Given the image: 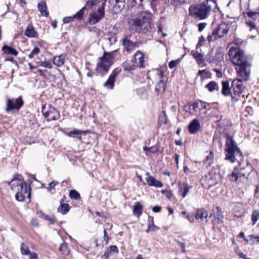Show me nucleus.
<instances>
[{
  "label": "nucleus",
  "mask_w": 259,
  "mask_h": 259,
  "mask_svg": "<svg viewBox=\"0 0 259 259\" xmlns=\"http://www.w3.org/2000/svg\"><path fill=\"white\" fill-rule=\"evenodd\" d=\"M201 183L202 186L206 188H209L216 184L215 180L212 178V176L210 174L202 177Z\"/></svg>",
  "instance_id": "obj_16"
},
{
  "label": "nucleus",
  "mask_w": 259,
  "mask_h": 259,
  "mask_svg": "<svg viewBox=\"0 0 259 259\" xmlns=\"http://www.w3.org/2000/svg\"><path fill=\"white\" fill-rule=\"evenodd\" d=\"M125 6V0H121L119 2H117L116 4H114L113 9L116 13L119 12L122 10Z\"/></svg>",
  "instance_id": "obj_36"
},
{
  "label": "nucleus",
  "mask_w": 259,
  "mask_h": 259,
  "mask_svg": "<svg viewBox=\"0 0 259 259\" xmlns=\"http://www.w3.org/2000/svg\"><path fill=\"white\" fill-rule=\"evenodd\" d=\"M192 188V187L189 185L187 183H179V191L183 198H185L187 195L189 190Z\"/></svg>",
  "instance_id": "obj_19"
},
{
  "label": "nucleus",
  "mask_w": 259,
  "mask_h": 259,
  "mask_svg": "<svg viewBox=\"0 0 259 259\" xmlns=\"http://www.w3.org/2000/svg\"><path fill=\"white\" fill-rule=\"evenodd\" d=\"M242 205L241 203H237L235 204L233 213L234 215L237 218H241L243 213L242 212Z\"/></svg>",
  "instance_id": "obj_29"
},
{
  "label": "nucleus",
  "mask_w": 259,
  "mask_h": 259,
  "mask_svg": "<svg viewBox=\"0 0 259 259\" xmlns=\"http://www.w3.org/2000/svg\"><path fill=\"white\" fill-rule=\"evenodd\" d=\"M40 66L48 68L49 69H51L53 67L52 64L50 61L49 60H46L42 62H41L40 64L39 65Z\"/></svg>",
  "instance_id": "obj_48"
},
{
  "label": "nucleus",
  "mask_w": 259,
  "mask_h": 259,
  "mask_svg": "<svg viewBox=\"0 0 259 259\" xmlns=\"http://www.w3.org/2000/svg\"><path fill=\"white\" fill-rule=\"evenodd\" d=\"M29 255V259H37V254L35 252H30L28 254Z\"/></svg>",
  "instance_id": "obj_62"
},
{
  "label": "nucleus",
  "mask_w": 259,
  "mask_h": 259,
  "mask_svg": "<svg viewBox=\"0 0 259 259\" xmlns=\"http://www.w3.org/2000/svg\"><path fill=\"white\" fill-rule=\"evenodd\" d=\"M144 55L140 52L138 51L134 55L132 61L134 66L139 67H144Z\"/></svg>",
  "instance_id": "obj_14"
},
{
  "label": "nucleus",
  "mask_w": 259,
  "mask_h": 259,
  "mask_svg": "<svg viewBox=\"0 0 259 259\" xmlns=\"http://www.w3.org/2000/svg\"><path fill=\"white\" fill-rule=\"evenodd\" d=\"M88 133V131H81L79 130H74L72 131H71L68 133V136L70 137L77 138L79 140L81 139V137L80 136L81 134H85Z\"/></svg>",
  "instance_id": "obj_26"
},
{
  "label": "nucleus",
  "mask_w": 259,
  "mask_h": 259,
  "mask_svg": "<svg viewBox=\"0 0 259 259\" xmlns=\"http://www.w3.org/2000/svg\"><path fill=\"white\" fill-rule=\"evenodd\" d=\"M244 81L248 80L250 79L251 63L250 61H248L244 57Z\"/></svg>",
  "instance_id": "obj_18"
},
{
  "label": "nucleus",
  "mask_w": 259,
  "mask_h": 259,
  "mask_svg": "<svg viewBox=\"0 0 259 259\" xmlns=\"http://www.w3.org/2000/svg\"><path fill=\"white\" fill-rule=\"evenodd\" d=\"M37 8L41 14L45 17H48L49 13L47 11V5L44 1H41L38 4Z\"/></svg>",
  "instance_id": "obj_24"
},
{
  "label": "nucleus",
  "mask_w": 259,
  "mask_h": 259,
  "mask_svg": "<svg viewBox=\"0 0 259 259\" xmlns=\"http://www.w3.org/2000/svg\"><path fill=\"white\" fill-rule=\"evenodd\" d=\"M244 240L249 245H253L254 243L259 244V236L250 235L245 238L244 237Z\"/></svg>",
  "instance_id": "obj_22"
},
{
  "label": "nucleus",
  "mask_w": 259,
  "mask_h": 259,
  "mask_svg": "<svg viewBox=\"0 0 259 259\" xmlns=\"http://www.w3.org/2000/svg\"><path fill=\"white\" fill-rule=\"evenodd\" d=\"M213 160V154L212 151H209L208 154L206 156L205 159L204 160V164L206 166L209 167L212 164Z\"/></svg>",
  "instance_id": "obj_35"
},
{
  "label": "nucleus",
  "mask_w": 259,
  "mask_h": 259,
  "mask_svg": "<svg viewBox=\"0 0 259 259\" xmlns=\"http://www.w3.org/2000/svg\"><path fill=\"white\" fill-rule=\"evenodd\" d=\"M178 244L179 246L182 248V252H185L186 251L185 249V244L184 243L180 242V241H177Z\"/></svg>",
  "instance_id": "obj_59"
},
{
  "label": "nucleus",
  "mask_w": 259,
  "mask_h": 259,
  "mask_svg": "<svg viewBox=\"0 0 259 259\" xmlns=\"http://www.w3.org/2000/svg\"><path fill=\"white\" fill-rule=\"evenodd\" d=\"M59 251L63 254L68 255L69 253V251L68 249L67 244L63 242L59 247Z\"/></svg>",
  "instance_id": "obj_39"
},
{
  "label": "nucleus",
  "mask_w": 259,
  "mask_h": 259,
  "mask_svg": "<svg viewBox=\"0 0 259 259\" xmlns=\"http://www.w3.org/2000/svg\"><path fill=\"white\" fill-rule=\"evenodd\" d=\"M161 207L159 206H155L152 208V210L155 212H158L160 211Z\"/></svg>",
  "instance_id": "obj_64"
},
{
  "label": "nucleus",
  "mask_w": 259,
  "mask_h": 259,
  "mask_svg": "<svg viewBox=\"0 0 259 259\" xmlns=\"http://www.w3.org/2000/svg\"><path fill=\"white\" fill-rule=\"evenodd\" d=\"M212 5L205 3L191 6L189 8V15L199 20L206 19L211 11Z\"/></svg>",
  "instance_id": "obj_3"
},
{
  "label": "nucleus",
  "mask_w": 259,
  "mask_h": 259,
  "mask_svg": "<svg viewBox=\"0 0 259 259\" xmlns=\"http://www.w3.org/2000/svg\"><path fill=\"white\" fill-rule=\"evenodd\" d=\"M180 62V59H177L176 60H172L168 64L169 67L171 69L174 68V67H176Z\"/></svg>",
  "instance_id": "obj_51"
},
{
  "label": "nucleus",
  "mask_w": 259,
  "mask_h": 259,
  "mask_svg": "<svg viewBox=\"0 0 259 259\" xmlns=\"http://www.w3.org/2000/svg\"><path fill=\"white\" fill-rule=\"evenodd\" d=\"M224 60V53L222 50L220 49H217L214 53H213V50H212L206 56V61L209 63H215L218 64L219 62H222Z\"/></svg>",
  "instance_id": "obj_9"
},
{
  "label": "nucleus",
  "mask_w": 259,
  "mask_h": 259,
  "mask_svg": "<svg viewBox=\"0 0 259 259\" xmlns=\"http://www.w3.org/2000/svg\"><path fill=\"white\" fill-rule=\"evenodd\" d=\"M165 2L168 5H172L177 7L181 5V0H165Z\"/></svg>",
  "instance_id": "obj_44"
},
{
  "label": "nucleus",
  "mask_w": 259,
  "mask_h": 259,
  "mask_svg": "<svg viewBox=\"0 0 259 259\" xmlns=\"http://www.w3.org/2000/svg\"><path fill=\"white\" fill-rule=\"evenodd\" d=\"M65 62V56L61 55L58 56H55L53 58V63L57 66H61Z\"/></svg>",
  "instance_id": "obj_32"
},
{
  "label": "nucleus",
  "mask_w": 259,
  "mask_h": 259,
  "mask_svg": "<svg viewBox=\"0 0 259 259\" xmlns=\"http://www.w3.org/2000/svg\"><path fill=\"white\" fill-rule=\"evenodd\" d=\"M113 254H116L118 253V249L116 245H111L108 247Z\"/></svg>",
  "instance_id": "obj_54"
},
{
  "label": "nucleus",
  "mask_w": 259,
  "mask_h": 259,
  "mask_svg": "<svg viewBox=\"0 0 259 259\" xmlns=\"http://www.w3.org/2000/svg\"><path fill=\"white\" fill-rule=\"evenodd\" d=\"M246 14L249 18L255 20L257 19V16H259V11H248L246 12Z\"/></svg>",
  "instance_id": "obj_46"
},
{
  "label": "nucleus",
  "mask_w": 259,
  "mask_h": 259,
  "mask_svg": "<svg viewBox=\"0 0 259 259\" xmlns=\"http://www.w3.org/2000/svg\"><path fill=\"white\" fill-rule=\"evenodd\" d=\"M166 83L163 80L160 79L155 86V90L157 92H163L165 90Z\"/></svg>",
  "instance_id": "obj_37"
},
{
  "label": "nucleus",
  "mask_w": 259,
  "mask_h": 259,
  "mask_svg": "<svg viewBox=\"0 0 259 259\" xmlns=\"http://www.w3.org/2000/svg\"><path fill=\"white\" fill-rule=\"evenodd\" d=\"M239 76V78L234 79L232 82L233 98L234 99L236 98V97H239L243 92L242 75Z\"/></svg>",
  "instance_id": "obj_12"
},
{
  "label": "nucleus",
  "mask_w": 259,
  "mask_h": 259,
  "mask_svg": "<svg viewBox=\"0 0 259 259\" xmlns=\"http://www.w3.org/2000/svg\"><path fill=\"white\" fill-rule=\"evenodd\" d=\"M30 224L34 226H37L38 225L37 219L35 218H32L31 220Z\"/></svg>",
  "instance_id": "obj_61"
},
{
  "label": "nucleus",
  "mask_w": 259,
  "mask_h": 259,
  "mask_svg": "<svg viewBox=\"0 0 259 259\" xmlns=\"http://www.w3.org/2000/svg\"><path fill=\"white\" fill-rule=\"evenodd\" d=\"M205 88L207 89L209 92H213L214 90H219V85L218 83L214 81L209 82L206 85Z\"/></svg>",
  "instance_id": "obj_38"
},
{
  "label": "nucleus",
  "mask_w": 259,
  "mask_h": 259,
  "mask_svg": "<svg viewBox=\"0 0 259 259\" xmlns=\"http://www.w3.org/2000/svg\"><path fill=\"white\" fill-rule=\"evenodd\" d=\"M130 28L138 33H147L151 31L153 25L151 22V14L146 11L129 22Z\"/></svg>",
  "instance_id": "obj_1"
},
{
  "label": "nucleus",
  "mask_w": 259,
  "mask_h": 259,
  "mask_svg": "<svg viewBox=\"0 0 259 259\" xmlns=\"http://www.w3.org/2000/svg\"><path fill=\"white\" fill-rule=\"evenodd\" d=\"M106 3L103 2L101 6L98 8L97 12H95L91 14L89 20L92 24H95L99 22L105 15V7Z\"/></svg>",
  "instance_id": "obj_11"
},
{
  "label": "nucleus",
  "mask_w": 259,
  "mask_h": 259,
  "mask_svg": "<svg viewBox=\"0 0 259 259\" xmlns=\"http://www.w3.org/2000/svg\"><path fill=\"white\" fill-rule=\"evenodd\" d=\"M213 214H211L210 215V217H211L212 215H213L214 218L215 219L218 220L219 221H222L223 218V215L222 212V209L220 207L217 206L215 208V209L213 210Z\"/></svg>",
  "instance_id": "obj_33"
},
{
  "label": "nucleus",
  "mask_w": 259,
  "mask_h": 259,
  "mask_svg": "<svg viewBox=\"0 0 259 259\" xmlns=\"http://www.w3.org/2000/svg\"><path fill=\"white\" fill-rule=\"evenodd\" d=\"M246 24L248 27H250V31H253V35L250 36V38L252 39L254 38L256 35L258 33V30L255 24L252 21L246 20Z\"/></svg>",
  "instance_id": "obj_25"
},
{
  "label": "nucleus",
  "mask_w": 259,
  "mask_h": 259,
  "mask_svg": "<svg viewBox=\"0 0 259 259\" xmlns=\"http://www.w3.org/2000/svg\"><path fill=\"white\" fill-rule=\"evenodd\" d=\"M200 128V124L197 119H193L188 126L189 131L191 134H194L198 131Z\"/></svg>",
  "instance_id": "obj_20"
},
{
  "label": "nucleus",
  "mask_w": 259,
  "mask_h": 259,
  "mask_svg": "<svg viewBox=\"0 0 259 259\" xmlns=\"http://www.w3.org/2000/svg\"><path fill=\"white\" fill-rule=\"evenodd\" d=\"M222 94L225 96H228L230 95L231 92L229 82L227 81H223L222 82Z\"/></svg>",
  "instance_id": "obj_23"
},
{
  "label": "nucleus",
  "mask_w": 259,
  "mask_h": 259,
  "mask_svg": "<svg viewBox=\"0 0 259 259\" xmlns=\"http://www.w3.org/2000/svg\"><path fill=\"white\" fill-rule=\"evenodd\" d=\"M228 55L238 75L241 76L243 74V51L238 47H231Z\"/></svg>",
  "instance_id": "obj_5"
},
{
  "label": "nucleus",
  "mask_w": 259,
  "mask_h": 259,
  "mask_svg": "<svg viewBox=\"0 0 259 259\" xmlns=\"http://www.w3.org/2000/svg\"><path fill=\"white\" fill-rule=\"evenodd\" d=\"M142 205L139 202H137L133 206V214L138 218H139L142 213Z\"/></svg>",
  "instance_id": "obj_28"
},
{
  "label": "nucleus",
  "mask_w": 259,
  "mask_h": 259,
  "mask_svg": "<svg viewBox=\"0 0 259 259\" xmlns=\"http://www.w3.org/2000/svg\"><path fill=\"white\" fill-rule=\"evenodd\" d=\"M252 221L253 224H255L259 219V211L257 210H254L252 213Z\"/></svg>",
  "instance_id": "obj_47"
},
{
  "label": "nucleus",
  "mask_w": 259,
  "mask_h": 259,
  "mask_svg": "<svg viewBox=\"0 0 259 259\" xmlns=\"http://www.w3.org/2000/svg\"><path fill=\"white\" fill-rule=\"evenodd\" d=\"M192 54L198 64L201 65L204 64L205 59L203 58V55L197 51L194 52H192Z\"/></svg>",
  "instance_id": "obj_30"
},
{
  "label": "nucleus",
  "mask_w": 259,
  "mask_h": 259,
  "mask_svg": "<svg viewBox=\"0 0 259 259\" xmlns=\"http://www.w3.org/2000/svg\"><path fill=\"white\" fill-rule=\"evenodd\" d=\"M239 170L237 167H235L232 174V179L236 181L238 178Z\"/></svg>",
  "instance_id": "obj_50"
},
{
  "label": "nucleus",
  "mask_w": 259,
  "mask_h": 259,
  "mask_svg": "<svg viewBox=\"0 0 259 259\" xmlns=\"http://www.w3.org/2000/svg\"><path fill=\"white\" fill-rule=\"evenodd\" d=\"M84 10H85V7H83L80 11H79L73 16V18L77 19L81 18L83 15V11Z\"/></svg>",
  "instance_id": "obj_52"
},
{
  "label": "nucleus",
  "mask_w": 259,
  "mask_h": 259,
  "mask_svg": "<svg viewBox=\"0 0 259 259\" xmlns=\"http://www.w3.org/2000/svg\"><path fill=\"white\" fill-rule=\"evenodd\" d=\"M200 102H201V101H199L198 102H196L194 103L192 105V108L195 111H196L197 109H200Z\"/></svg>",
  "instance_id": "obj_55"
},
{
  "label": "nucleus",
  "mask_w": 259,
  "mask_h": 259,
  "mask_svg": "<svg viewBox=\"0 0 259 259\" xmlns=\"http://www.w3.org/2000/svg\"><path fill=\"white\" fill-rule=\"evenodd\" d=\"M2 51L6 54H11L15 56H16L18 54L16 50L7 45H5L3 47Z\"/></svg>",
  "instance_id": "obj_27"
},
{
  "label": "nucleus",
  "mask_w": 259,
  "mask_h": 259,
  "mask_svg": "<svg viewBox=\"0 0 259 259\" xmlns=\"http://www.w3.org/2000/svg\"><path fill=\"white\" fill-rule=\"evenodd\" d=\"M20 251L22 255H28L31 252L28 246L24 243L21 244Z\"/></svg>",
  "instance_id": "obj_41"
},
{
  "label": "nucleus",
  "mask_w": 259,
  "mask_h": 259,
  "mask_svg": "<svg viewBox=\"0 0 259 259\" xmlns=\"http://www.w3.org/2000/svg\"><path fill=\"white\" fill-rule=\"evenodd\" d=\"M109 239V237L108 235L106 230L105 229L104 230V240L106 241V244L108 243Z\"/></svg>",
  "instance_id": "obj_60"
},
{
  "label": "nucleus",
  "mask_w": 259,
  "mask_h": 259,
  "mask_svg": "<svg viewBox=\"0 0 259 259\" xmlns=\"http://www.w3.org/2000/svg\"><path fill=\"white\" fill-rule=\"evenodd\" d=\"M225 137L226 139L225 149V159L233 163L235 161L236 157L241 156L242 153L233 140V137L228 134H226Z\"/></svg>",
  "instance_id": "obj_4"
},
{
  "label": "nucleus",
  "mask_w": 259,
  "mask_h": 259,
  "mask_svg": "<svg viewBox=\"0 0 259 259\" xmlns=\"http://www.w3.org/2000/svg\"><path fill=\"white\" fill-rule=\"evenodd\" d=\"M117 74V73L116 71H113L109 76L108 79L104 83L103 86L108 89H113L114 86L115 79Z\"/></svg>",
  "instance_id": "obj_17"
},
{
  "label": "nucleus",
  "mask_w": 259,
  "mask_h": 259,
  "mask_svg": "<svg viewBox=\"0 0 259 259\" xmlns=\"http://www.w3.org/2000/svg\"><path fill=\"white\" fill-rule=\"evenodd\" d=\"M58 183L55 181H53L48 184V186L47 187V190L49 192H51L52 190L54 189L55 186L58 184Z\"/></svg>",
  "instance_id": "obj_53"
},
{
  "label": "nucleus",
  "mask_w": 259,
  "mask_h": 259,
  "mask_svg": "<svg viewBox=\"0 0 259 259\" xmlns=\"http://www.w3.org/2000/svg\"><path fill=\"white\" fill-rule=\"evenodd\" d=\"M9 185L11 189L16 193L15 198L19 201H23L25 197H30V187H28L25 184L22 176L17 174L13 180L9 182Z\"/></svg>",
  "instance_id": "obj_2"
},
{
  "label": "nucleus",
  "mask_w": 259,
  "mask_h": 259,
  "mask_svg": "<svg viewBox=\"0 0 259 259\" xmlns=\"http://www.w3.org/2000/svg\"><path fill=\"white\" fill-rule=\"evenodd\" d=\"M131 35H126L121 40L122 45L124 46V50L128 53H130L132 51L138 47L139 42H134L131 40Z\"/></svg>",
  "instance_id": "obj_13"
},
{
  "label": "nucleus",
  "mask_w": 259,
  "mask_h": 259,
  "mask_svg": "<svg viewBox=\"0 0 259 259\" xmlns=\"http://www.w3.org/2000/svg\"><path fill=\"white\" fill-rule=\"evenodd\" d=\"M24 102L20 96L17 99H8L7 100L6 110L9 112L13 110H19L23 105Z\"/></svg>",
  "instance_id": "obj_10"
},
{
  "label": "nucleus",
  "mask_w": 259,
  "mask_h": 259,
  "mask_svg": "<svg viewBox=\"0 0 259 259\" xmlns=\"http://www.w3.org/2000/svg\"><path fill=\"white\" fill-rule=\"evenodd\" d=\"M25 35L29 37H36L37 35V32L34 30L31 25H28L25 31Z\"/></svg>",
  "instance_id": "obj_31"
},
{
  "label": "nucleus",
  "mask_w": 259,
  "mask_h": 259,
  "mask_svg": "<svg viewBox=\"0 0 259 259\" xmlns=\"http://www.w3.org/2000/svg\"><path fill=\"white\" fill-rule=\"evenodd\" d=\"M159 229V228L154 224V222H152V223L148 224V228L147 230L146 231V233H148L149 231H156Z\"/></svg>",
  "instance_id": "obj_49"
},
{
  "label": "nucleus",
  "mask_w": 259,
  "mask_h": 259,
  "mask_svg": "<svg viewBox=\"0 0 259 259\" xmlns=\"http://www.w3.org/2000/svg\"><path fill=\"white\" fill-rule=\"evenodd\" d=\"M45 105L42 107V113L48 121L56 120L59 118L60 114L53 106L49 105L47 111H45Z\"/></svg>",
  "instance_id": "obj_8"
},
{
  "label": "nucleus",
  "mask_w": 259,
  "mask_h": 259,
  "mask_svg": "<svg viewBox=\"0 0 259 259\" xmlns=\"http://www.w3.org/2000/svg\"><path fill=\"white\" fill-rule=\"evenodd\" d=\"M74 19L73 17H64L63 19V21L64 23H68L73 21Z\"/></svg>",
  "instance_id": "obj_56"
},
{
  "label": "nucleus",
  "mask_w": 259,
  "mask_h": 259,
  "mask_svg": "<svg viewBox=\"0 0 259 259\" xmlns=\"http://www.w3.org/2000/svg\"><path fill=\"white\" fill-rule=\"evenodd\" d=\"M206 23H201L198 24V30L201 32L202 31L206 26Z\"/></svg>",
  "instance_id": "obj_58"
},
{
  "label": "nucleus",
  "mask_w": 259,
  "mask_h": 259,
  "mask_svg": "<svg viewBox=\"0 0 259 259\" xmlns=\"http://www.w3.org/2000/svg\"><path fill=\"white\" fill-rule=\"evenodd\" d=\"M200 109L203 114L206 113V112L210 109V105L206 102H202L201 101L200 102Z\"/></svg>",
  "instance_id": "obj_40"
},
{
  "label": "nucleus",
  "mask_w": 259,
  "mask_h": 259,
  "mask_svg": "<svg viewBox=\"0 0 259 259\" xmlns=\"http://www.w3.org/2000/svg\"><path fill=\"white\" fill-rule=\"evenodd\" d=\"M69 197L72 199L79 200L80 199L79 193L75 190H71L70 191Z\"/></svg>",
  "instance_id": "obj_42"
},
{
  "label": "nucleus",
  "mask_w": 259,
  "mask_h": 259,
  "mask_svg": "<svg viewBox=\"0 0 259 259\" xmlns=\"http://www.w3.org/2000/svg\"><path fill=\"white\" fill-rule=\"evenodd\" d=\"M99 2V0H91L87 2L85 6V9H92L96 4Z\"/></svg>",
  "instance_id": "obj_45"
},
{
  "label": "nucleus",
  "mask_w": 259,
  "mask_h": 259,
  "mask_svg": "<svg viewBox=\"0 0 259 259\" xmlns=\"http://www.w3.org/2000/svg\"><path fill=\"white\" fill-rule=\"evenodd\" d=\"M230 28V26L226 23H222L219 25L217 28H214L211 34H209L207 39L208 41H213L217 39L223 37L228 32Z\"/></svg>",
  "instance_id": "obj_7"
},
{
  "label": "nucleus",
  "mask_w": 259,
  "mask_h": 259,
  "mask_svg": "<svg viewBox=\"0 0 259 259\" xmlns=\"http://www.w3.org/2000/svg\"><path fill=\"white\" fill-rule=\"evenodd\" d=\"M63 200L61 199L60 201V205L58 208V211L62 214H65L69 210V207L68 204L63 203Z\"/></svg>",
  "instance_id": "obj_34"
},
{
  "label": "nucleus",
  "mask_w": 259,
  "mask_h": 259,
  "mask_svg": "<svg viewBox=\"0 0 259 259\" xmlns=\"http://www.w3.org/2000/svg\"><path fill=\"white\" fill-rule=\"evenodd\" d=\"M164 194H165L166 197L168 199H170L172 196V194L170 191H165Z\"/></svg>",
  "instance_id": "obj_63"
},
{
  "label": "nucleus",
  "mask_w": 259,
  "mask_h": 259,
  "mask_svg": "<svg viewBox=\"0 0 259 259\" xmlns=\"http://www.w3.org/2000/svg\"><path fill=\"white\" fill-rule=\"evenodd\" d=\"M208 213L204 209H198L197 210L195 214V218L197 220L200 219L203 222L207 223L208 222Z\"/></svg>",
  "instance_id": "obj_21"
},
{
  "label": "nucleus",
  "mask_w": 259,
  "mask_h": 259,
  "mask_svg": "<svg viewBox=\"0 0 259 259\" xmlns=\"http://www.w3.org/2000/svg\"><path fill=\"white\" fill-rule=\"evenodd\" d=\"M206 4L211 5L212 7H217L216 0H206Z\"/></svg>",
  "instance_id": "obj_57"
},
{
  "label": "nucleus",
  "mask_w": 259,
  "mask_h": 259,
  "mask_svg": "<svg viewBox=\"0 0 259 259\" xmlns=\"http://www.w3.org/2000/svg\"><path fill=\"white\" fill-rule=\"evenodd\" d=\"M146 175L147 176L146 180L149 186L156 188H161L162 187V183L160 181L156 180L153 176H150L148 172H146Z\"/></svg>",
  "instance_id": "obj_15"
},
{
  "label": "nucleus",
  "mask_w": 259,
  "mask_h": 259,
  "mask_svg": "<svg viewBox=\"0 0 259 259\" xmlns=\"http://www.w3.org/2000/svg\"><path fill=\"white\" fill-rule=\"evenodd\" d=\"M40 53V49L39 48L36 46L31 51L29 55H28V57L30 59L33 58L35 56L37 55Z\"/></svg>",
  "instance_id": "obj_43"
},
{
  "label": "nucleus",
  "mask_w": 259,
  "mask_h": 259,
  "mask_svg": "<svg viewBox=\"0 0 259 259\" xmlns=\"http://www.w3.org/2000/svg\"><path fill=\"white\" fill-rule=\"evenodd\" d=\"M114 55L113 52L104 53V55L99 58L96 67L98 72L104 75L108 71L110 66L113 63Z\"/></svg>",
  "instance_id": "obj_6"
}]
</instances>
